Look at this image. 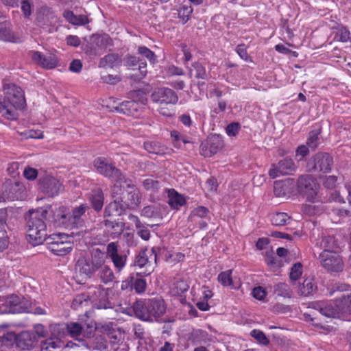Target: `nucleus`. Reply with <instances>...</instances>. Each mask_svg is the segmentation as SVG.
<instances>
[{"label": "nucleus", "instance_id": "obj_1", "mask_svg": "<svg viewBox=\"0 0 351 351\" xmlns=\"http://www.w3.org/2000/svg\"><path fill=\"white\" fill-rule=\"evenodd\" d=\"M51 206L29 210L25 214L27 233L29 241L34 245L43 243L47 239V230L46 221L48 219Z\"/></svg>", "mask_w": 351, "mask_h": 351}, {"label": "nucleus", "instance_id": "obj_2", "mask_svg": "<svg viewBox=\"0 0 351 351\" xmlns=\"http://www.w3.org/2000/svg\"><path fill=\"white\" fill-rule=\"evenodd\" d=\"M134 314L138 319L152 322L162 316L166 311V304L162 298H150L136 301L133 306Z\"/></svg>", "mask_w": 351, "mask_h": 351}, {"label": "nucleus", "instance_id": "obj_3", "mask_svg": "<svg viewBox=\"0 0 351 351\" xmlns=\"http://www.w3.org/2000/svg\"><path fill=\"white\" fill-rule=\"evenodd\" d=\"M105 261V253L99 249H94L90 257L82 256L77 259L75 269L82 279H90L104 265Z\"/></svg>", "mask_w": 351, "mask_h": 351}, {"label": "nucleus", "instance_id": "obj_4", "mask_svg": "<svg viewBox=\"0 0 351 351\" xmlns=\"http://www.w3.org/2000/svg\"><path fill=\"white\" fill-rule=\"evenodd\" d=\"M6 100L0 99V112L6 116L8 119H15L14 109H22L25 104V99L23 90L15 84H11L5 89Z\"/></svg>", "mask_w": 351, "mask_h": 351}, {"label": "nucleus", "instance_id": "obj_5", "mask_svg": "<svg viewBox=\"0 0 351 351\" xmlns=\"http://www.w3.org/2000/svg\"><path fill=\"white\" fill-rule=\"evenodd\" d=\"M318 186L316 179L308 174L300 176L296 182L298 193L309 202L315 199Z\"/></svg>", "mask_w": 351, "mask_h": 351}, {"label": "nucleus", "instance_id": "obj_6", "mask_svg": "<svg viewBox=\"0 0 351 351\" xmlns=\"http://www.w3.org/2000/svg\"><path fill=\"white\" fill-rule=\"evenodd\" d=\"M332 165L333 158L329 154L318 152L308 160L306 167L310 172L328 173Z\"/></svg>", "mask_w": 351, "mask_h": 351}, {"label": "nucleus", "instance_id": "obj_7", "mask_svg": "<svg viewBox=\"0 0 351 351\" xmlns=\"http://www.w3.org/2000/svg\"><path fill=\"white\" fill-rule=\"evenodd\" d=\"M93 163L97 173L99 174L118 182L125 180V176L120 169L117 168L112 162H110L108 159L99 157L95 159Z\"/></svg>", "mask_w": 351, "mask_h": 351}, {"label": "nucleus", "instance_id": "obj_8", "mask_svg": "<svg viewBox=\"0 0 351 351\" xmlns=\"http://www.w3.org/2000/svg\"><path fill=\"white\" fill-rule=\"evenodd\" d=\"M160 248L154 247L150 250L145 247L140 250L138 254L136 256L134 260V265L139 267H146V270L143 272L144 276L149 275L154 270V266L152 264V261L154 265L157 263L158 252H160Z\"/></svg>", "mask_w": 351, "mask_h": 351}, {"label": "nucleus", "instance_id": "obj_9", "mask_svg": "<svg viewBox=\"0 0 351 351\" xmlns=\"http://www.w3.org/2000/svg\"><path fill=\"white\" fill-rule=\"evenodd\" d=\"M40 191L49 197H54L64 191L63 185L51 174H40L38 180Z\"/></svg>", "mask_w": 351, "mask_h": 351}, {"label": "nucleus", "instance_id": "obj_10", "mask_svg": "<svg viewBox=\"0 0 351 351\" xmlns=\"http://www.w3.org/2000/svg\"><path fill=\"white\" fill-rule=\"evenodd\" d=\"M322 266L330 273H338L344 267L341 257L334 251H323L319 256Z\"/></svg>", "mask_w": 351, "mask_h": 351}, {"label": "nucleus", "instance_id": "obj_11", "mask_svg": "<svg viewBox=\"0 0 351 351\" xmlns=\"http://www.w3.org/2000/svg\"><path fill=\"white\" fill-rule=\"evenodd\" d=\"M66 234H57L49 238L47 242L48 249L56 256H64L68 254L73 248V243L68 241Z\"/></svg>", "mask_w": 351, "mask_h": 351}, {"label": "nucleus", "instance_id": "obj_12", "mask_svg": "<svg viewBox=\"0 0 351 351\" xmlns=\"http://www.w3.org/2000/svg\"><path fill=\"white\" fill-rule=\"evenodd\" d=\"M110 292H111L110 289L104 288L100 285L90 289L88 294L93 306L97 309L112 308V304L109 300Z\"/></svg>", "mask_w": 351, "mask_h": 351}, {"label": "nucleus", "instance_id": "obj_13", "mask_svg": "<svg viewBox=\"0 0 351 351\" xmlns=\"http://www.w3.org/2000/svg\"><path fill=\"white\" fill-rule=\"evenodd\" d=\"M27 308V306L16 295H11L6 298H0V315L20 313L25 311Z\"/></svg>", "mask_w": 351, "mask_h": 351}, {"label": "nucleus", "instance_id": "obj_14", "mask_svg": "<svg viewBox=\"0 0 351 351\" xmlns=\"http://www.w3.org/2000/svg\"><path fill=\"white\" fill-rule=\"evenodd\" d=\"M2 190H4L5 195L10 201L22 200L26 195L25 186L19 181L6 180L2 185Z\"/></svg>", "mask_w": 351, "mask_h": 351}, {"label": "nucleus", "instance_id": "obj_15", "mask_svg": "<svg viewBox=\"0 0 351 351\" xmlns=\"http://www.w3.org/2000/svg\"><path fill=\"white\" fill-rule=\"evenodd\" d=\"M151 99L154 103L160 106L176 104L178 101L176 93L169 88H160L155 90L151 95Z\"/></svg>", "mask_w": 351, "mask_h": 351}, {"label": "nucleus", "instance_id": "obj_16", "mask_svg": "<svg viewBox=\"0 0 351 351\" xmlns=\"http://www.w3.org/2000/svg\"><path fill=\"white\" fill-rule=\"evenodd\" d=\"M145 105V102L139 103L134 100L124 101L119 103L117 106H112L110 110L128 116L137 117Z\"/></svg>", "mask_w": 351, "mask_h": 351}, {"label": "nucleus", "instance_id": "obj_17", "mask_svg": "<svg viewBox=\"0 0 351 351\" xmlns=\"http://www.w3.org/2000/svg\"><path fill=\"white\" fill-rule=\"evenodd\" d=\"M112 45V40L108 34L93 35L87 46V53L90 56H97L99 51Z\"/></svg>", "mask_w": 351, "mask_h": 351}, {"label": "nucleus", "instance_id": "obj_18", "mask_svg": "<svg viewBox=\"0 0 351 351\" xmlns=\"http://www.w3.org/2000/svg\"><path fill=\"white\" fill-rule=\"evenodd\" d=\"M124 65L129 69H134L138 66V71L131 75L130 78L134 81H140L144 78L147 73V63L141 61L138 58L133 56H127L123 60Z\"/></svg>", "mask_w": 351, "mask_h": 351}, {"label": "nucleus", "instance_id": "obj_19", "mask_svg": "<svg viewBox=\"0 0 351 351\" xmlns=\"http://www.w3.org/2000/svg\"><path fill=\"white\" fill-rule=\"evenodd\" d=\"M296 165L293 160L289 157L280 160L278 164L272 165L269 171V175L272 178H276L280 175H288L295 171Z\"/></svg>", "mask_w": 351, "mask_h": 351}, {"label": "nucleus", "instance_id": "obj_20", "mask_svg": "<svg viewBox=\"0 0 351 351\" xmlns=\"http://www.w3.org/2000/svg\"><path fill=\"white\" fill-rule=\"evenodd\" d=\"M106 253L110 258L117 271L120 272L125 266L127 261L126 254L123 252L119 253L118 245L115 242H111L108 244Z\"/></svg>", "mask_w": 351, "mask_h": 351}, {"label": "nucleus", "instance_id": "obj_21", "mask_svg": "<svg viewBox=\"0 0 351 351\" xmlns=\"http://www.w3.org/2000/svg\"><path fill=\"white\" fill-rule=\"evenodd\" d=\"M50 213H53V221L56 226L71 230L70 210L66 206H59L55 209L51 206Z\"/></svg>", "mask_w": 351, "mask_h": 351}, {"label": "nucleus", "instance_id": "obj_22", "mask_svg": "<svg viewBox=\"0 0 351 351\" xmlns=\"http://www.w3.org/2000/svg\"><path fill=\"white\" fill-rule=\"evenodd\" d=\"M126 194L123 196V203L127 209H134L141 204V195L134 185L128 184Z\"/></svg>", "mask_w": 351, "mask_h": 351}, {"label": "nucleus", "instance_id": "obj_23", "mask_svg": "<svg viewBox=\"0 0 351 351\" xmlns=\"http://www.w3.org/2000/svg\"><path fill=\"white\" fill-rule=\"evenodd\" d=\"M222 146L223 142L219 137H211L201 143L199 154L204 157H211L219 152Z\"/></svg>", "mask_w": 351, "mask_h": 351}, {"label": "nucleus", "instance_id": "obj_24", "mask_svg": "<svg viewBox=\"0 0 351 351\" xmlns=\"http://www.w3.org/2000/svg\"><path fill=\"white\" fill-rule=\"evenodd\" d=\"M30 54L32 59L43 68L51 69L58 65V58L54 54L44 55L38 51H31Z\"/></svg>", "mask_w": 351, "mask_h": 351}, {"label": "nucleus", "instance_id": "obj_25", "mask_svg": "<svg viewBox=\"0 0 351 351\" xmlns=\"http://www.w3.org/2000/svg\"><path fill=\"white\" fill-rule=\"evenodd\" d=\"M16 344L21 350H32L38 343V339L34 332L23 331L16 338Z\"/></svg>", "mask_w": 351, "mask_h": 351}, {"label": "nucleus", "instance_id": "obj_26", "mask_svg": "<svg viewBox=\"0 0 351 351\" xmlns=\"http://www.w3.org/2000/svg\"><path fill=\"white\" fill-rule=\"evenodd\" d=\"M88 210H89V206L83 204L75 207L72 212H70L71 230L84 226L85 213Z\"/></svg>", "mask_w": 351, "mask_h": 351}, {"label": "nucleus", "instance_id": "obj_27", "mask_svg": "<svg viewBox=\"0 0 351 351\" xmlns=\"http://www.w3.org/2000/svg\"><path fill=\"white\" fill-rule=\"evenodd\" d=\"M313 308L327 317L340 318L337 307L335 306V302H316L313 304Z\"/></svg>", "mask_w": 351, "mask_h": 351}, {"label": "nucleus", "instance_id": "obj_28", "mask_svg": "<svg viewBox=\"0 0 351 351\" xmlns=\"http://www.w3.org/2000/svg\"><path fill=\"white\" fill-rule=\"evenodd\" d=\"M126 210L128 209L122 201H119L117 199V200H113L106 206L104 217V218L119 217L123 215Z\"/></svg>", "mask_w": 351, "mask_h": 351}, {"label": "nucleus", "instance_id": "obj_29", "mask_svg": "<svg viewBox=\"0 0 351 351\" xmlns=\"http://www.w3.org/2000/svg\"><path fill=\"white\" fill-rule=\"evenodd\" d=\"M88 201L90 202L92 208L96 211L101 210L104 204V195L100 188L93 189L88 194Z\"/></svg>", "mask_w": 351, "mask_h": 351}, {"label": "nucleus", "instance_id": "obj_30", "mask_svg": "<svg viewBox=\"0 0 351 351\" xmlns=\"http://www.w3.org/2000/svg\"><path fill=\"white\" fill-rule=\"evenodd\" d=\"M335 306L337 307L340 317H344L347 315H351V293L347 295H343L335 300Z\"/></svg>", "mask_w": 351, "mask_h": 351}, {"label": "nucleus", "instance_id": "obj_31", "mask_svg": "<svg viewBox=\"0 0 351 351\" xmlns=\"http://www.w3.org/2000/svg\"><path fill=\"white\" fill-rule=\"evenodd\" d=\"M317 286L313 277L306 278L302 285L299 286L298 293L300 295L307 297L316 293Z\"/></svg>", "mask_w": 351, "mask_h": 351}, {"label": "nucleus", "instance_id": "obj_32", "mask_svg": "<svg viewBox=\"0 0 351 351\" xmlns=\"http://www.w3.org/2000/svg\"><path fill=\"white\" fill-rule=\"evenodd\" d=\"M7 210L0 208V250L6 249L8 245V236L5 231Z\"/></svg>", "mask_w": 351, "mask_h": 351}, {"label": "nucleus", "instance_id": "obj_33", "mask_svg": "<svg viewBox=\"0 0 351 351\" xmlns=\"http://www.w3.org/2000/svg\"><path fill=\"white\" fill-rule=\"evenodd\" d=\"M104 223L106 229L114 235L113 238L121 235L124 230L125 223L122 221L105 218Z\"/></svg>", "mask_w": 351, "mask_h": 351}, {"label": "nucleus", "instance_id": "obj_34", "mask_svg": "<svg viewBox=\"0 0 351 351\" xmlns=\"http://www.w3.org/2000/svg\"><path fill=\"white\" fill-rule=\"evenodd\" d=\"M144 148L149 153L163 155L170 153V149L159 142L147 141L144 143Z\"/></svg>", "mask_w": 351, "mask_h": 351}, {"label": "nucleus", "instance_id": "obj_35", "mask_svg": "<svg viewBox=\"0 0 351 351\" xmlns=\"http://www.w3.org/2000/svg\"><path fill=\"white\" fill-rule=\"evenodd\" d=\"M121 63V58L117 53H110L100 59L99 66L113 69L119 66Z\"/></svg>", "mask_w": 351, "mask_h": 351}, {"label": "nucleus", "instance_id": "obj_36", "mask_svg": "<svg viewBox=\"0 0 351 351\" xmlns=\"http://www.w3.org/2000/svg\"><path fill=\"white\" fill-rule=\"evenodd\" d=\"M53 19V14L48 7H43L37 12L36 21L40 26H48Z\"/></svg>", "mask_w": 351, "mask_h": 351}, {"label": "nucleus", "instance_id": "obj_37", "mask_svg": "<svg viewBox=\"0 0 351 351\" xmlns=\"http://www.w3.org/2000/svg\"><path fill=\"white\" fill-rule=\"evenodd\" d=\"M65 19L74 25H84L89 23L88 18L86 15H75L71 10H66L63 13Z\"/></svg>", "mask_w": 351, "mask_h": 351}, {"label": "nucleus", "instance_id": "obj_38", "mask_svg": "<svg viewBox=\"0 0 351 351\" xmlns=\"http://www.w3.org/2000/svg\"><path fill=\"white\" fill-rule=\"evenodd\" d=\"M168 203L172 208L179 209L185 204V199L183 195L177 193L174 189H171L169 191Z\"/></svg>", "mask_w": 351, "mask_h": 351}, {"label": "nucleus", "instance_id": "obj_39", "mask_svg": "<svg viewBox=\"0 0 351 351\" xmlns=\"http://www.w3.org/2000/svg\"><path fill=\"white\" fill-rule=\"evenodd\" d=\"M84 345L88 349L104 351L107 348V341L103 336L97 335L90 342H86Z\"/></svg>", "mask_w": 351, "mask_h": 351}, {"label": "nucleus", "instance_id": "obj_40", "mask_svg": "<svg viewBox=\"0 0 351 351\" xmlns=\"http://www.w3.org/2000/svg\"><path fill=\"white\" fill-rule=\"evenodd\" d=\"M289 181H276L274 185V192L277 197H285L290 193Z\"/></svg>", "mask_w": 351, "mask_h": 351}, {"label": "nucleus", "instance_id": "obj_41", "mask_svg": "<svg viewBox=\"0 0 351 351\" xmlns=\"http://www.w3.org/2000/svg\"><path fill=\"white\" fill-rule=\"evenodd\" d=\"M190 76H194L197 79L207 80L208 74L205 67L199 62H195L192 64L191 68L189 69Z\"/></svg>", "mask_w": 351, "mask_h": 351}, {"label": "nucleus", "instance_id": "obj_42", "mask_svg": "<svg viewBox=\"0 0 351 351\" xmlns=\"http://www.w3.org/2000/svg\"><path fill=\"white\" fill-rule=\"evenodd\" d=\"M274 293L279 297L290 298L293 292L287 284L279 282L274 286Z\"/></svg>", "mask_w": 351, "mask_h": 351}, {"label": "nucleus", "instance_id": "obj_43", "mask_svg": "<svg viewBox=\"0 0 351 351\" xmlns=\"http://www.w3.org/2000/svg\"><path fill=\"white\" fill-rule=\"evenodd\" d=\"M62 346L61 341L52 337L42 341L40 349L42 351H52V350L60 348Z\"/></svg>", "mask_w": 351, "mask_h": 351}, {"label": "nucleus", "instance_id": "obj_44", "mask_svg": "<svg viewBox=\"0 0 351 351\" xmlns=\"http://www.w3.org/2000/svg\"><path fill=\"white\" fill-rule=\"evenodd\" d=\"M99 276L101 281L105 284L112 282L114 276L112 269L108 265H102L99 269Z\"/></svg>", "mask_w": 351, "mask_h": 351}, {"label": "nucleus", "instance_id": "obj_45", "mask_svg": "<svg viewBox=\"0 0 351 351\" xmlns=\"http://www.w3.org/2000/svg\"><path fill=\"white\" fill-rule=\"evenodd\" d=\"M265 263L271 268L272 270L276 271L283 265L281 260L277 258L273 252L267 251L265 253Z\"/></svg>", "mask_w": 351, "mask_h": 351}, {"label": "nucleus", "instance_id": "obj_46", "mask_svg": "<svg viewBox=\"0 0 351 351\" xmlns=\"http://www.w3.org/2000/svg\"><path fill=\"white\" fill-rule=\"evenodd\" d=\"M107 336L108 339H109L110 344L114 350H117L119 348V346L123 341V337L121 333L114 330H110L107 333Z\"/></svg>", "mask_w": 351, "mask_h": 351}, {"label": "nucleus", "instance_id": "obj_47", "mask_svg": "<svg viewBox=\"0 0 351 351\" xmlns=\"http://www.w3.org/2000/svg\"><path fill=\"white\" fill-rule=\"evenodd\" d=\"M50 330L53 338L60 340L68 334L66 324H56L51 326Z\"/></svg>", "mask_w": 351, "mask_h": 351}, {"label": "nucleus", "instance_id": "obj_48", "mask_svg": "<svg viewBox=\"0 0 351 351\" xmlns=\"http://www.w3.org/2000/svg\"><path fill=\"white\" fill-rule=\"evenodd\" d=\"M290 219V217L285 213H276L271 216V223L276 226H284L287 224Z\"/></svg>", "mask_w": 351, "mask_h": 351}, {"label": "nucleus", "instance_id": "obj_49", "mask_svg": "<svg viewBox=\"0 0 351 351\" xmlns=\"http://www.w3.org/2000/svg\"><path fill=\"white\" fill-rule=\"evenodd\" d=\"M171 136L173 138V146L178 149L181 148L182 143L184 144L191 143L189 138L181 134L179 132L176 130H173L171 132Z\"/></svg>", "mask_w": 351, "mask_h": 351}, {"label": "nucleus", "instance_id": "obj_50", "mask_svg": "<svg viewBox=\"0 0 351 351\" xmlns=\"http://www.w3.org/2000/svg\"><path fill=\"white\" fill-rule=\"evenodd\" d=\"M90 299L88 293V295L85 293L77 295L72 302V307L74 309H78L80 307L87 306Z\"/></svg>", "mask_w": 351, "mask_h": 351}, {"label": "nucleus", "instance_id": "obj_51", "mask_svg": "<svg viewBox=\"0 0 351 351\" xmlns=\"http://www.w3.org/2000/svg\"><path fill=\"white\" fill-rule=\"evenodd\" d=\"M141 215L147 218H158L161 216L159 208L154 206H145L141 210Z\"/></svg>", "mask_w": 351, "mask_h": 351}, {"label": "nucleus", "instance_id": "obj_52", "mask_svg": "<svg viewBox=\"0 0 351 351\" xmlns=\"http://www.w3.org/2000/svg\"><path fill=\"white\" fill-rule=\"evenodd\" d=\"M67 332L72 337H77L82 333L83 328L81 324L76 322H70L66 324Z\"/></svg>", "mask_w": 351, "mask_h": 351}, {"label": "nucleus", "instance_id": "obj_53", "mask_svg": "<svg viewBox=\"0 0 351 351\" xmlns=\"http://www.w3.org/2000/svg\"><path fill=\"white\" fill-rule=\"evenodd\" d=\"M319 140V132L315 130L311 131L308 134L306 145L312 150H315L318 147Z\"/></svg>", "mask_w": 351, "mask_h": 351}, {"label": "nucleus", "instance_id": "obj_54", "mask_svg": "<svg viewBox=\"0 0 351 351\" xmlns=\"http://www.w3.org/2000/svg\"><path fill=\"white\" fill-rule=\"evenodd\" d=\"M232 270H226L221 272L217 277L219 282L225 287L232 285Z\"/></svg>", "mask_w": 351, "mask_h": 351}, {"label": "nucleus", "instance_id": "obj_55", "mask_svg": "<svg viewBox=\"0 0 351 351\" xmlns=\"http://www.w3.org/2000/svg\"><path fill=\"white\" fill-rule=\"evenodd\" d=\"M125 189L120 184V182H117L111 189V195L114 200L118 199L119 201L123 202V196L124 195Z\"/></svg>", "mask_w": 351, "mask_h": 351}, {"label": "nucleus", "instance_id": "obj_56", "mask_svg": "<svg viewBox=\"0 0 351 351\" xmlns=\"http://www.w3.org/2000/svg\"><path fill=\"white\" fill-rule=\"evenodd\" d=\"M137 276H140V278H137L132 284V286L135 290V291L138 293H142L145 291L147 283L145 279L142 278V275L141 273L136 274Z\"/></svg>", "mask_w": 351, "mask_h": 351}, {"label": "nucleus", "instance_id": "obj_57", "mask_svg": "<svg viewBox=\"0 0 351 351\" xmlns=\"http://www.w3.org/2000/svg\"><path fill=\"white\" fill-rule=\"evenodd\" d=\"M0 40L5 42H16L13 32L7 27H0Z\"/></svg>", "mask_w": 351, "mask_h": 351}, {"label": "nucleus", "instance_id": "obj_58", "mask_svg": "<svg viewBox=\"0 0 351 351\" xmlns=\"http://www.w3.org/2000/svg\"><path fill=\"white\" fill-rule=\"evenodd\" d=\"M192 12L193 8L191 5H183L178 10V17L182 21L183 23H186L189 20Z\"/></svg>", "mask_w": 351, "mask_h": 351}, {"label": "nucleus", "instance_id": "obj_59", "mask_svg": "<svg viewBox=\"0 0 351 351\" xmlns=\"http://www.w3.org/2000/svg\"><path fill=\"white\" fill-rule=\"evenodd\" d=\"M143 186L147 191H156L160 188V182L152 178H148L143 181Z\"/></svg>", "mask_w": 351, "mask_h": 351}, {"label": "nucleus", "instance_id": "obj_60", "mask_svg": "<svg viewBox=\"0 0 351 351\" xmlns=\"http://www.w3.org/2000/svg\"><path fill=\"white\" fill-rule=\"evenodd\" d=\"M302 274V265L300 263L294 264L289 273V278L291 280H297Z\"/></svg>", "mask_w": 351, "mask_h": 351}, {"label": "nucleus", "instance_id": "obj_61", "mask_svg": "<svg viewBox=\"0 0 351 351\" xmlns=\"http://www.w3.org/2000/svg\"><path fill=\"white\" fill-rule=\"evenodd\" d=\"M334 238L330 236L324 237L320 243V246L324 248V251H333L335 248Z\"/></svg>", "mask_w": 351, "mask_h": 351}, {"label": "nucleus", "instance_id": "obj_62", "mask_svg": "<svg viewBox=\"0 0 351 351\" xmlns=\"http://www.w3.org/2000/svg\"><path fill=\"white\" fill-rule=\"evenodd\" d=\"M138 52L141 56L145 57L151 62L156 61V56L155 53L145 46H140L138 48Z\"/></svg>", "mask_w": 351, "mask_h": 351}, {"label": "nucleus", "instance_id": "obj_63", "mask_svg": "<svg viewBox=\"0 0 351 351\" xmlns=\"http://www.w3.org/2000/svg\"><path fill=\"white\" fill-rule=\"evenodd\" d=\"M251 336L257 340L261 344L266 346L269 344V341L263 332L259 330H253L251 331Z\"/></svg>", "mask_w": 351, "mask_h": 351}, {"label": "nucleus", "instance_id": "obj_64", "mask_svg": "<svg viewBox=\"0 0 351 351\" xmlns=\"http://www.w3.org/2000/svg\"><path fill=\"white\" fill-rule=\"evenodd\" d=\"M40 174H43V173H39L36 169L30 167H27L23 171L24 177L28 180H35L38 176L40 177Z\"/></svg>", "mask_w": 351, "mask_h": 351}]
</instances>
